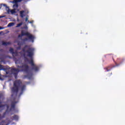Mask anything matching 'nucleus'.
<instances>
[{
    "label": "nucleus",
    "mask_w": 125,
    "mask_h": 125,
    "mask_svg": "<svg viewBox=\"0 0 125 125\" xmlns=\"http://www.w3.org/2000/svg\"><path fill=\"white\" fill-rule=\"evenodd\" d=\"M28 17H26L25 18V21L27 22V21H28Z\"/></svg>",
    "instance_id": "bb28decb"
},
{
    "label": "nucleus",
    "mask_w": 125,
    "mask_h": 125,
    "mask_svg": "<svg viewBox=\"0 0 125 125\" xmlns=\"http://www.w3.org/2000/svg\"><path fill=\"white\" fill-rule=\"evenodd\" d=\"M26 88V85H22L21 86V92L20 93L19 96H20L21 95H22L23 92H24V90H25Z\"/></svg>",
    "instance_id": "9d476101"
},
{
    "label": "nucleus",
    "mask_w": 125,
    "mask_h": 125,
    "mask_svg": "<svg viewBox=\"0 0 125 125\" xmlns=\"http://www.w3.org/2000/svg\"><path fill=\"white\" fill-rule=\"evenodd\" d=\"M5 106L7 108L6 112H7V111H8V109H9V105L7 104H0V110H1V111H2V110H4V108H5Z\"/></svg>",
    "instance_id": "1a4fd4ad"
},
{
    "label": "nucleus",
    "mask_w": 125,
    "mask_h": 125,
    "mask_svg": "<svg viewBox=\"0 0 125 125\" xmlns=\"http://www.w3.org/2000/svg\"><path fill=\"white\" fill-rule=\"evenodd\" d=\"M12 54H14L15 56H18V52L17 51L14 52Z\"/></svg>",
    "instance_id": "412c9836"
},
{
    "label": "nucleus",
    "mask_w": 125,
    "mask_h": 125,
    "mask_svg": "<svg viewBox=\"0 0 125 125\" xmlns=\"http://www.w3.org/2000/svg\"><path fill=\"white\" fill-rule=\"evenodd\" d=\"M1 70H3V65L0 64V71Z\"/></svg>",
    "instance_id": "4be33fe9"
},
{
    "label": "nucleus",
    "mask_w": 125,
    "mask_h": 125,
    "mask_svg": "<svg viewBox=\"0 0 125 125\" xmlns=\"http://www.w3.org/2000/svg\"><path fill=\"white\" fill-rule=\"evenodd\" d=\"M113 67H116V66H114Z\"/></svg>",
    "instance_id": "7c9ffc66"
},
{
    "label": "nucleus",
    "mask_w": 125,
    "mask_h": 125,
    "mask_svg": "<svg viewBox=\"0 0 125 125\" xmlns=\"http://www.w3.org/2000/svg\"><path fill=\"white\" fill-rule=\"evenodd\" d=\"M11 72L14 75L15 79H17V76H18V73L20 72V70L18 68H12Z\"/></svg>",
    "instance_id": "423d86ee"
},
{
    "label": "nucleus",
    "mask_w": 125,
    "mask_h": 125,
    "mask_svg": "<svg viewBox=\"0 0 125 125\" xmlns=\"http://www.w3.org/2000/svg\"><path fill=\"white\" fill-rule=\"evenodd\" d=\"M3 17H5V16H0V18H3Z\"/></svg>",
    "instance_id": "a878e982"
},
{
    "label": "nucleus",
    "mask_w": 125,
    "mask_h": 125,
    "mask_svg": "<svg viewBox=\"0 0 125 125\" xmlns=\"http://www.w3.org/2000/svg\"><path fill=\"white\" fill-rule=\"evenodd\" d=\"M28 22H29L30 24H33V23H34V21H28Z\"/></svg>",
    "instance_id": "b1692460"
},
{
    "label": "nucleus",
    "mask_w": 125,
    "mask_h": 125,
    "mask_svg": "<svg viewBox=\"0 0 125 125\" xmlns=\"http://www.w3.org/2000/svg\"><path fill=\"white\" fill-rule=\"evenodd\" d=\"M16 9H13V10H10L9 9H8V10H7V13H11V14H14V13H16Z\"/></svg>",
    "instance_id": "9b49d317"
},
{
    "label": "nucleus",
    "mask_w": 125,
    "mask_h": 125,
    "mask_svg": "<svg viewBox=\"0 0 125 125\" xmlns=\"http://www.w3.org/2000/svg\"><path fill=\"white\" fill-rule=\"evenodd\" d=\"M23 36H26V37H28L29 40H30V41H31V42H33L34 39H35V37L29 32H25V31H21V34L19 35L18 38V39H22V37Z\"/></svg>",
    "instance_id": "7ed1b4c3"
},
{
    "label": "nucleus",
    "mask_w": 125,
    "mask_h": 125,
    "mask_svg": "<svg viewBox=\"0 0 125 125\" xmlns=\"http://www.w3.org/2000/svg\"><path fill=\"white\" fill-rule=\"evenodd\" d=\"M6 114V112H4V113H3V115H5Z\"/></svg>",
    "instance_id": "c85d7f7f"
},
{
    "label": "nucleus",
    "mask_w": 125,
    "mask_h": 125,
    "mask_svg": "<svg viewBox=\"0 0 125 125\" xmlns=\"http://www.w3.org/2000/svg\"><path fill=\"white\" fill-rule=\"evenodd\" d=\"M22 0H13L12 2L13 3H15L16 4V3H18V2H21Z\"/></svg>",
    "instance_id": "2eb2a0df"
},
{
    "label": "nucleus",
    "mask_w": 125,
    "mask_h": 125,
    "mask_svg": "<svg viewBox=\"0 0 125 125\" xmlns=\"http://www.w3.org/2000/svg\"><path fill=\"white\" fill-rule=\"evenodd\" d=\"M21 84H22V82L20 80H17L14 82V86L11 89L12 97H13L14 96H17L18 91H19V88Z\"/></svg>",
    "instance_id": "f03ea898"
},
{
    "label": "nucleus",
    "mask_w": 125,
    "mask_h": 125,
    "mask_svg": "<svg viewBox=\"0 0 125 125\" xmlns=\"http://www.w3.org/2000/svg\"><path fill=\"white\" fill-rule=\"evenodd\" d=\"M6 74H9V72H8V71H7L6 72Z\"/></svg>",
    "instance_id": "cd10ccee"
},
{
    "label": "nucleus",
    "mask_w": 125,
    "mask_h": 125,
    "mask_svg": "<svg viewBox=\"0 0 125 125\" xmlns=\"http://www.w3.org/2000/svg\"><path fill=\"white\" fill-rule=\"evenodd\" d=\"M11 119L14 121H18V120H19V116H18V115H14L11 117Z\"/></svg>",
    "instance_id": "f8f14e48"
},
{
    "label": "nucleus",
    "mask_w": 125,
    "mask_h": 125,
    "mask_svg": "<svg viewBox=\"0 0 125 125\" xmlns=\"http://www.w3.org/2000/svg\"><path fill=\"white\" fill-rule=\"evenodd\" d=\"M9 51H10V52H11V53H12V54H13V53H14V50L12 48H10Z\"/></svg>",
    "instance_id": "a211bd4d"
},
{
    "label": "nucleus",
    "mask_w": 125,
    "mask_h": 125,
    "mask_svg": "<svg viewBox=\"0 0 125 125\" xmlns=\"http://www.w3.org/2000/svg\"><path fill=\"white\" fill-rule=\"evenodd\" d=\"M13 25H14V22H10L8 24V27H12V26H13Z\"/></svg>",
    "instance_id": "f3484780"
},
{
    "label": "nucleus",
    "mask_w": 125,
    "mask_h": 125,
    "mask_svg": "<svg viewBox=\"0 0 125 125\" xmlns=\"http://www.w3.org/2000/svg\"><path fill=\"white\" fill-rule=\"evenodd\" d=\"M23 24V22H21V23H18V24H17V25L16 26V27L17 28H18V27H20L21 26H22V24Z\"/></svg>",
    "instance_id": "aec40b11"
},
{
    "label": "nucleus",
    "mask_w": 125,
    "mask_h": 125,
    "mask_svg": "<svg viewBox=\"0 0 125 125\" xmlns=\"http://www.w3.org/2000/svg\"><path fill=\"white\" fill-rule=\"evenodd\" d=\"M23 52V56L24 57L25 61L28 62L31 66V70L34 72H39L40 68L34 62V56L35 48L30 47L28 45H25L22 49Z\"/></svg>",
    "instance_id": "f257e3e1"
},
{
    "label": "nucleus",
    "mask_w": 125,
    "mask_h": 125,
    "mask_svg": "<svg viewBox=\"0 0 125 125\" xmlns=\"http://www.w3.org/2000/svg\"><path fill=\"white\" fill-rule=\"evenodd\" d=\"M16 104H17V102L16 101H14L11 102V107L9 109V111L10 112H11V111H14V110H15V107H16Z\"/></svg>",
    "instance_id": "0eeeda50"
},
{
    "label": "nucleus",
    "mask_w": 125,
    "mask_h": 125,
    "mask_svg": "<svg viewBox=\"0 0 125 125\" xmlns=\"http://www.w3.org/2000/svg\"><path fill=\"white\" fill-rule=\"evenodd\" d=\"M112 59H113V61H114V58L112 57Z\"/></svg>",
    "instance_id": "c756f323"
},
{
    "label": "nucleus",
    "mask_w": 125,
    "mask_h": 125,
    "mask_svg": "<svg viewBox=\"0 0 125 125\" xmlns=\"http://www.w3.org/2000/svg\"><path fill=\"white\" fill-rule=\"evenodd\" d=\"M25 13V11H21L20 12V16L21 17V18H23V17H24V13Z\"/></svg>",
    "instance_id": "dca6fc26"
},
{
    "label": "nucleus",
    "mask_w": 125,
    "mask_h": 125,
    "mask_svg": "<svg viewBox=\"0 0 125 125\" xmlns=\"http://www.w3.org/2000/svg\"><path fill=\"white\" fill-rule=\"evenodd\" d=\"M19 6V5H18V3H16V4H15L13 5V7L14 8H18V7Z\"/></svg>",
    "instance_id": "6ab92c4d"
},
{
    "label": "nucleus",
    "mask_w": 125,
    "mask_h": 125,
    "mask_svg": "<svg viewBox=\"0 0 125 125\" xmlns=\"http://www.w3.org/2000/svg\"><path fill=\"white\" fill-rule=\"evenodd\" d=\"M125 61V58H118L117 60V62L119 64H117V63H115L116 66H119L120 64H122V63H124Z\"/></svg>",
    "instance_id": "6e6552de"
},
{
    "label": "nucleus",
    "mask_w": 125,
    "mask_h": 125,
    "mask_svg": "<svg viewBox=\"0 0 125 125\" xmlns=\"http://www.w3.org/2000/svg\"><path fill=\"white\" fill-rule=\"evenodd\" d=\"M18 68H23V71L27 73V75L25 76L26 78H28L29 80H31L32 79V77L33 76V74L29 73V65L27 64H23L21 66H17Z\"/></svg>",
    "instance_id": "20e7f679"
},
{
    "label": "nucleus",
    "mask_w": 125,
    "mask_h": 125,
    "mask_svg": "<svg viewBox=\"0 0 125 125\" xmlns=\"http://www.w3.org/2000/svg\"><path fill=\"white\" fill-rule=\"evenodd\" d=\"M21 41H22V42H21L20 41L17 42L18 45H19V46L17 48V49H21V45H23V44L25 43V42L28 41V39L27 38H25L24 39H21Z\"/></svg>",
    "instance_id": "39448f33"
},
{
    "label": "nucleus",
    "mask_w": 125,
    "mask_h": 125,
    "mask_svg": "<svg viewBox=\"0 0 125 125\" xmlns=\"http://www.w3.org/2000/svg\"><path fill=\"white\" fill-rule=\"evenodd\" d=\"M2 45H8L9 44H11V42H5L4 41L2 42Z\"/></svg>",
    "instance_id": "4468645a"
},
{
    "label": "nucleus",
    "mask_w": 125,
    "mask_h": 125,
    "mask_svg": "<svg viewBox=\"0 0 125 125\" xmlns=\"http://www.w3.org/2000/svg\"><path fill=\"white\" fill-rule=\"evenodd\" d=\"M3 29H4V27L0 26V30H3Z\"/></svg>",
    "instance_id": "393cba45"
},
{
    "label": "nucleus",
    "mask_w": 125,
    "mask_h": 125,
    "mask_svg": "<svg viewBox=\"0 0 125 125\" xmlns=\"http://www.w3.org/2000/svg\"><path fill=\"white\" fill-rule=\"evenodd\" d=\"M3 6H5L6 9H8L9 8V7L7 6L6 4H3Z\"/></svg>",
    "instance_id": "5701e85b"
},
{
    "label": "nucleus",
    "mask_w": 125,
    "mask_h": 125,
    "mask_svg": "<svg viewBox=\"0 0 125 125\" xmlns=\"http://www.w3.org/2000/svg\"><path fill=\"white\" fill-rule=\"evenodd\" d=\"M112 68H113V67L111 66H108L106 67H105L104 69L105 70V72H109V71L112 70Z\"/></svg>",
    "instance_id": "ddd939ff"
}]
</instances>
